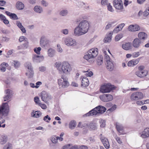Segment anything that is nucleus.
Segmentation results:
<instances>
[{
  "mask_svg": "<svg viewBox=\"0 0 149 149\" xmlns=\"http://www.w3.org/2000/svg\"><path fill=\"white\" fill-rule=\"evenodd\" d=\"M51 140L52 142L54 143H56L58 142L55 136H52L51 138Z\"/></svg>",
  "mask_w": 149,
  "mask_h": 149,
  "instance_id": "09e8293b",
  "label": "nucleus"
},
{
  "mask_svg": "<svg viewBox=\"0 0 149 149\" xmlns=\"http://www.w3.org/2000/svg\"><path fill=\"white\" fill-rule=\"evenodd\" d=\"M123 49L125 50H128L131 48L132 44L130 42H127L122 45Z\"/></svg>",
  "mask_w": 149,
  "mask_h": 149,
  "instance_id": "b1692460",
  "label": "nucleus"
},
{
  "mask_svg": "<svg viewBox=\"0 0 149 149\" xmlns=\"http://www.w3.org/2000/svg\"><path fill=\"white\" fill-rule=\"evenodd\" d=\"M65 44L68 46H75L76 45L75 40L70 38H67L65 41Z\"/></svg>",
  "mask_w": 149,
  "mask_h": 149,
  "instance_id": "6e6552de",
  "label": "nucleus"
},
{
  "mask_svg": "<svg viewBox=\"0 0 149 149\" xmlns=\"http://www.w3.org/2000/svg\"><path fill=\"white\" fill-rule=\"evenodd\" d=\"M10 40V38L7 37L6 36H3L2 37V40L3 41L8 42Z\"/></svg>",
  "mask_w": 149,
  "mask_h": 149,
  "instance_id": "864d4df0",
  "label": "nucleus"
},
{
  "mask_svg": "<svg viewBox=\"0 0 149 149\" xmlns=\"http://www.w3.org/2000/svg\"><path fill=\"white\" fill-rule=\"evenodd\" d=\"M61 65L62 63L60 62H56L55 64V65L56 68H59L58 69L59 70L61 71V70L60 69V68H59L61 66Z\"/></svg>",
  "mask_w": 149,
  "mask_h": 149,
  "instance_id": "8fccbe9b",
  "label": "nucleus"
},
{
  "mask_svg": "<svg viewBox=\"0 0 149 149\" xmlns=\"http://www.w3.org/2000/svg\"><path fill=\"white\" fill-rule=\"evenodd\" d=\"M113 6L117 9L120 10L123 9V3L121 0H114Z\"/></svg>",
  "mask_w": 149,
  "mask_h": 149,
  "instance_id": "9d476101",
  "label": "nucleus"
},
{
  "mask_svg": "<svg viewBox=\"0 0 149 149\" xmlns=\"http://www.w3.org/2000/svg\"><path fill=\"white\" fill-rule=\"evenodd\" d=\"M12 65L16 68H18L20 65V63L17 61H13L12 63Z\"/></svg>",
  "mask_w": 149,
  "mask_h": 149,
  "instance_id": "58836bf2",
  "label": "nucleus"
},
{
  "mask_svg": "<svg viewBox=\"0 0 149 149\" xmlns=\"http://www.w3.org/2000/svg\"><path fill=\"white\" fill-rule=\"evenodd\" d=\"M39 106L41 107L43 109H46V105L44 104H42L41 103L38 105Z\"/></svg>",
  "mask_w": 149,
  "mask_h": 149,
  "instance_id": "69168bd1",
  "label": "nucleus"
},
{
  "mask_svg": "<svg viewBox=\"0 0 149 149\" xmlns=\"http://www.w3.org/2000/svg\"><path fill=\"white\" fill-rule=\"evenodd\" d=\"M1 32L3 33L6 34H9L10 33V31L7 29L2 30Z\"/></svg>",
  "mask_w": 149,
  "mask_h": 149,
  "instance_id": "052dcab7",
  "label": "nucleus"
},
{
  "mask_svg": "<svg viewBox=\"0 0 149 149\" xmlns=\"http://www.w3.org/2000/svg\"><path fill=\"white\" fill-rule=\"evenodd\" d=\"M76 125V122L74 120L71 121L69 124V128L71 129L74 128Z\"/></svg>",
  "mask_w": 149,
  "mask_h": 149,
  "instance_id": "72a5a7b5",
  "label": "nucleus"
},
{
  "mask_svg": "<svg viewBox=\"0 0 149 149\" xmlns=\"http://www.w3.org/2000/svg\"><path fill=\"white\" fill-rule=\"evenodd\" d=\"M21 30V31H22V33H26V31L25 29V28H24V27L23 26L22 27H21L19 28Z\"/></svg>",
  "mask_w": 149,
  "mask_h": 149,
  "instance_id": "338daca9",
  "label": "nucleus"
},
{
  "mask_svg": "<svg viewBox=\"0 0 149 149\" xmlns=\"http://www.w3.org/2000/svg\"><path fill=\"white\" fill-rule=\"evenodd\" d=\"M5 13L8 16H9L12 19L17 20L18 19L17 16L15 13H12L8 11H5Z\"/></svg>",
  "mask_w": 149,
  "mask_h": 149,
  "instance_id": "a211bd4d",
  "label": "nucleus"
},
{
  "mask_svg": "<svg viewBox=\"0 0 149 149\" xmlns=\"http://www.w3.org/2000/svg\"><path fill=\"white\" fill-rule=\"evenodd\" d=\"M81 86L83 87H86L89 85V81L88 79L86 77H83L81 82Z\"/></svg>",
  "mask_w": 149,
  "mask_h": 149,
  "instance_id": "4be33fe9",
  "label": "nucleus"
},
{
  "mask_svg": "<svg viewBox=\"0 0 149 149\" xmlns=\"http://www.w3.org/2000/svg\"><path fill=\"white\" fill-rule=\"evenodd\" d=\"M57 51L60 53H61L62 52V49L61 48L60 45L59 44H58L57 45Z\"/></svg>",
  "mask_w": 149,
  "mask_h": 149,
  "instance_id": "13d9d810",
  "label": "nucleus"
},
{
  "mask_svg": "<svg viewBox=\"0 0 149 149\" xmlns=\"http://www.w3.org/2000/svg\"><path fill=\"white\" fill-rule=\"evenodd\" d=\"M47 52L48 56L51 57L54 56L56 54L55 50L52 48L49 49Z\"/></svg>",
  "mask_w": 149,
  "mask_h": 149,
  "instance_id": "a878e982",
  "label": "nucleus"
},
{
  "mask_svg": "<svg viewBox=\"0 0 149 149\" xmlns=\"http://www.w3.org/2000/svg\"><path fill=\"white\" fill-rule=\"evenodd\" d=\"M143 42L138 38L135 39L133 42V46L135 48L139 47L141 44Z\"/></svg>",
  "mask_w": 149,
  "mask_h": 149,
  "instance_id": "dca6fc26",
  "label": "nucleus"
},
{
  "mask_svg": "<svg viewBox=\"0 0 149 149\" xmlns=\"http://www.w3.org/2000/svg\"><path fill=\"white\" fill-rule=\"evenodd\" d=\"M137 96L134 92L132 94L130 97V98L132 100H138Z\"/></svg>",
  "mask_w": 149,
  "mask_h": 149,
  "instance_id": "37998d69",
  "label": "nucleus"
},
{
  "mask_svg": "<svg viewBox=\"0 0 149 149\" xmlns=\"http://www.w3.org/2000/svg\"><path fill=\"white\" fill-rule=\"evenodd\" d=\"M61 32L65 35H67L68 33V30L67 29L62 30Z\"/></svg>",
  "mask_w": 149,
  "mask_h": 149,
  "instance_id": "603ef678",
  "label": "nucleus"
},
{
  "mask_svg": "<svg viewBox=\"0 0 149 149\" xmlns=\"http://www.w3.org/2000/svg\"><path fill=\"white\" fill-rule=\"evenodd\" d=\"M116 127L118 131L120 134H123V127L122 125H121L119 124V123H116Z\"/></svg>",
  "mask_w": 149,
  "mask_h": 149,
  "instance_id": "c85d7f7f",
  "label": "nucleus"
},
{
  "mask_svg": "<svg viewBox=\"0 0 149 149\" xmlns=\"http://www.w3.org/2000/svg\"><path fill=\"white\" fill-rule=\"evenodd\" d=\"M101 141L105 148L107 149H108L109 147V144L107 139H102Z\"/></svg>",
  "mask_w": 149,
  "mask_h": 149,
  "instance_id": "2f4dec72",
  "label": "nucleus"
},
{
  "mask_svg": "<svg viewBox=\"0 0 149 149\" xmlns=\"http://www.w3.org/2000/svg\"><path fill=\"white\" fill-rule=\"evenodd\" d=\"M45 37L43 36L42 37L40 40V44L42 47H45L46 45V42L44 40Z\"/></svg>",
  "mask_w": 149,
  "mask_h": 149,
  "instance_id": "c9c22d12",
  "label": "nucleus"
},
{
  "mask_svg": "<svg viewBox=\"0 0 149 149\" xmlns=\"http://www.w3.org/2000/svg\"><path fill=\"white\" fill-rule=\"evenodd\" d=\"M41 100L45 102H47V92L45 91H43L41 93L40 95Z\"/></svg>",
  "mask_w": 149,
  "mask_h": 149,
  "instance_id": "cd10ccee",
  "label": "nucleus"
},
{
  "mask_svg": "<svg viewBox=\"0 0 149 149\" xmlns=\"http://www.w3.org/2000/svg\"><path fill=\"white\" fill-rule=\"evenodd\" d=\"M25 39V37L24 36H21L20 37L19 39V41L21 42L23 41Z\"/></svg>",
  "mask_w": 149,
  "mask_h": 149,
  "instance_id": "774afa93",
  "label": "nucleus"
},
{
  "mask_svg": "<svg viewBox=\"0 0 149 149\" xmlns=\"http://www.w3.org/2000/svg\"><path fill=\"white\" fill-rule=\"evenodd\" d=\"M106 61L107 63L106 64L107 69L109 71H111L113 70V63L109 60L110 57L108 56H106Z\"/></svg>",
  "mask_w": 149,
  "mask_h": 149,
  "instance_id": "1a4fd4ad",
  "label": "nucleus"
},
{
  "mask_svg": "<svg viewBox=\"0 0 149 149\" xmlns=\"http://www.w3.org/2000/svg\"><path fill=\"white\" fill-rule=\"evenodd\" d=\"M101 100L104 102H107L112 100L113 99V97L112 95L109 94H105L100 96Z\"/></svg>",
  "mask_w": 149,
  "mask_h": 149,
  "instance_id": "0eeeda50",
  "label": "nucleus"
},
{
  "mask_svg": "<svg viewBox=\"0 0 149 149\" xmlns=\"http://www.w3.org/2000/svg\"><path fill=\"white\" fill-rule=\"evenodd\" d=\"M26 66L28 69L29 70H33V68L31 65V64L30 62H26Z\"/></svg>",
  "mask_w": 149,
  "mask_h": 149,
  "instance_id": "79ce46f5",
  "label": "nucleus"
},
{
  "mask_svg": "<svg viewBox=\"0 0 149 149\" xmlns=\"http://www.w3.org/2000/svg\"><path fill=\"white\" fill-rule=\"evenodd\" d=\"M6 95L4 97L5 99L4 101H6L11 98L12 95V91L8 89L6 91Z\"/></svg>",
  "mask_w": 149,
  "mask_h": 149,
  "instance_id": "6ab92c4d",
  "label": "nucleus"
},
{
  "mask_svg": "<svg viewBox=\"0 0 149 149\" xmlns=\"http://www.w3.org/2000/svg\"><path fill=\"white\" fill-rule=\"evenodd\" d=\"M141 136L142 138H146L149 136V128H146L142 132Z\"/></svg>",
  "mask_w": 149,
  "mask_h": 149,
  "instance_id": "f3484780",
  "label": "nucleus"
},
{
  "mask_svg": "<svg viewBox=\"0 0 149 149\" xmlns=\"http://www.w3.org/2000/svg\"><path fill=\"white\" fill-rule=\"evenodd\" d=\"M112 34H113L111 32H110L109 34L106 35V37L104 40V42L107 43L111 41Z\"/></svg>",
  "mask_w": 149,
  "mask_h": 149,
  "instance_id": "aec40b11",
  "label": "nucleus"
},
{
  "mask_svg": "<svg viewBox=\"0 0 149 149\" xmlns=\"http://www.w3.org/2000/svg\"><path fill=\"white\" fill-rule=\"evenodd\" d=\"M88 147L86 146L81 145L79 146L78 147V149H88Z\"/></svg>",
  "mask_w": 149,
  "mask_h": 149,
  "instance_id": "680f3d73",
  "label": "nucleus"
},
{
  "mask_svg": "<svg viewBox=\"0 0 149 149\" xmlns=\"http://www.w3.org/2000/svg\"><path fill=\"white\" fill-rule=\"evenodd\" d=\"M8 141V137L7 136L2 135L0 138V143L3 145L5 144Z\"/></svg>",
  "mask_w": 149,
  "mask_h": 149,
  "instance_id": "5701e85b",
  "label": "nucleus"
},
{
  "mask_svg": "<svg viewBox=\"0 0 149 149\" xmlns=\"http://www.w3.org/2000/svg\"><path fill=\"white\" fill-rule=\"evenodd\" d=\"M34 72L33 70H29L28 72H26V75L29 78H32Z\"/></svg>",
  "mask_w": 149,
  "mask_h": 149,
  "instance_id": "4c0bfd02",
  "label": "nucleus"
},
{
  "mask_svg": "<svg viewBox=\"0 0 149 149\" xmlns=\"http://www.w3.org/2000/svg\"><path fill=\"white\" fill-rule=\"evenodd\" d=\"M33 61L34 62L39 63L43 59V57L40 56L36 54H33L32 57Z\"/></svg>",
  "mask_w": 149,
  "mask_h": 149,
  "instance_id": "4468645a",
  "label": "nucleus"
},
{
  "mask_svg": "<svg viewBox=\"0 0 149 149\" xmlns=\"http://www.w3.org/2000/svg\"><path fill=\"white\" fill-rule=\"evenodd\" d=\"M33 10L35 12L38 13H41L43 11L42 8L39 6H35Z\"/></svg>",
  "mask_w": 149,
  "mask_h": 149,
  "instance_id": "393cba45",
  "label": "nucleus"
},
{
  "mask_svg": "<svg viewBox=\"0 0 149 149\" xmlns=\"http://www.w3.org/2000/svg\"><path fill=\"white\" fill-rule=\"evenodd\" d=\"M60 69L62 72L66 74H70L72 70L70 64L67 62H63Z\"/></svg>",
  "mask_w": 149,
  "mask_h": 149,
  "instance_id": "20e7f679",
  "label": "nucleus"
},
{
  "mask_svg": "<svg viewBox=\"0 0 149 149\" xmlns=\"http://www.w3.org/2000/svg\"><path fill=\"white\" fill-rule=\"evenodd\" d=\"M98 54L97 49L92 48L87 52V54L84 56V58L91 63L94 61V58L96 57Z\"/></svg>",
  "mask_w": 149,
  "mask_h": 149,
  "instance_id": "7ed1b4c3",
  "label": "nucleus"
},
{
  "mask_svg": "<svg viewBox=\"0 0 149 149\" xmlns=\"http://www.w3.org/2000/svg\"><path fill=\"white\" fill-rule=\"evenodd\" d=\"M41 47H35L34 48L33 50L34 52L38 54H40V51L41 50Z\"/></svg>",
  "mask_w": 149,
  "mask_h": 149,
  "instance_id": "a18cd8bd",
  "label": "nucleus"
},
{
  "mask_svg": "<svg viewBox=\"0 0 149 149\" xmlns=\"http://www.w3.org/2000/svg\"><path fill=\"white\" fill-rule=\"evenodd\" d=\"M108 0H102L101 1L102 4L103 5H107L108 4Z\"/></svg>",
  "mask_w": 149,
  "mask_h": 149,
  "instance_id": "bf43d9fd",
  "label": "nucleus"
},
{
  "mask_svg": "<svg viewBox=\"0 0 149 149\" xmlns=\"http://www.w3.org/2000/svg\"><path fill=\"white\" fill-rule=\"evenodd\" d=\"M6 2L4 0H0V6H4L6 5Z\"/></svg>",
  "mask_w": 149,
  "mask_h": 149,
  "instance_id": "6e6d98bb",
  "label": "nucleus"
},
{
  "mask_svg": "<svg viewBox=\"0 0 149 149\" xmlns=\"http://www.w3.org/2000/svg\"><path fill=\"white\" fill-rule=\"evenodd\" d=\"M16 7L18 10H22L24 8V4L21 2L18 1L16 3Z\"/></svg>",
  "mask_w": 149,
  "mask_h": 149,
  "instance_id": "bb28decb",
  "label": "nucleus"
},
{
  "mask_svg": "<svg viewBox=\"0 0 149 149\" xmlns=\"http://www.w3.org/2000/svg\"><path fill=\"white\" fill-rule=\"evenodd\" d=\"M34 101L36 103L39 105L40 103V101L39 100V97L38 96L35 97H34Z\"/></svg>",
  "mask_w": 149,
  "mask_h": 149,
  "instance_id": "49530a36",
  "label": "nucleus"
},
{
  "mask_svg": "<svg viewBox=\"0 0 149 149\" xmlns=\"http://www.w3.org/2000/svg\"><path fill=\"white\" fill-rule=\"evenodd\" d=\"M62 79H58V84L59 86H61V87L64 88L67 87L69 85V83L68 81V79L64 76L61 77Z\"/></svg>",
  "mask_w": 149,
  "mask_h": 149,
  "instance_id": "423d86ee",
  "label": "nucleus"
},
{
  "mask_svg": "<svg viewBox=\"0 0 149 149\" xmlns=\"http://www.w3.org/2000/svg\"><path fill=\"white\" fill-rule=\"evenodd\" d=\"M139 61V59L132 60L129 61L127 63V65L129 67H132L137 64Z\"/></svg>",
  "mask_w": 149,
  "mask_h": 149,
  "instance_id": "412c9836",
  "label": "nucleus"
},
{
  "mask_svg": "<svg viewBox=\"0 0 149 149\" xmlns=\"http://www.w3.org/2000/svg\"><path fill=\"white\" fill-rule=\"evenodd\" d=\"M140 29V26L136 25H130L128 28L129 31L132 32H134L138 31Z\"/></svg>",
  "mask_w": 149,
  "mask_h": 149,
  "instance_id": "9b49d317",
  "label": "nucleus"
},
{
  "mask_svg": "<svg viewBox=\"0 0 149 149\" xmlns=\"http://www.w3.org/2000/svg\"><path fill=\"white\" fill-rule=\"evenodd\" d=\"M148 74L147 70H138L135 72V74L140 77H143L146 76Z\"/></svg>",
  "mask_w": 149,
  "mask_h": 149,
  "instance_id": "f8f14e48",
  "label": "nucleus"
},
{
  "mask_svg": "<svg viewBox=\"0 0 149 149\" xmlns=\"http://www.w3.org/2000/svg\"><path fill=\"white\" fill-rule=\"evenodd\" d=\"M68 13V11L66 10H63L60 12L59 14L62 16H65L67 15Z\"/></svg>",
  "mask_w": 149,
  "mask_h": 149,
  "instance_id": "a19ab883",
  "label": "nucleus"
},
{
  "mask_svg": "<svg viewBox=\"0 0 149 149\" xmlns=\"http://www.w3.org/2000/svg\"><path fill=\"white\" fill-rule=\"evenodd\" d=\"M41 114V112L39 111H36L35 112L33 111L31 113V116L35 118L39 117Z\"/></svg>",
  "mask_w": 149,
  "mask_h": 149,
  "instance_id": "c756f323",
  "label": "nucleus"
},
{
  "mask_svg": "<svg viewBox=\"0 0 149 149\" xmlns=\"http://www.w3.org/2000/svg\"><path fill=\"white\" fill-rule=\"evenodd\" d=\"M136 95L137 96L138 100L142 99L143 97V93L140 92H135Z\"/></svg>",
  "mask_w": 149,
  "mask_h": 149,
  "instance_id": "ea45409f",
  "label": "nucleus"
},
{
  "mask_svg": "<svg viewBox=\"0 0 149 149\" xmlns=\"http://www.w3.org/2000/svg\"><path fill=\"white\" fill-rule=\"evenodd\" d=\"M100 127H104L105 126V121L104 120H101L100 121Z\"/></svg>",
  "mask_w": 149,
  "mask_h": 149,
  "instance_id": "de8ad7c7",
  "label": "nucleus"
},
{
  "mask_svg": "<svg viewBox=\"0 0 149 149\" xmlns=\"http://www.w3.org/2000/svg\"><path fill=\"white\" fill-rule=\"evenodd\" d=\"M123 35L120 34L117 35L115 37V40L116 41H118L121 38L123 37Z\"/></svg>",
  "mask_w": 149,
  "mask_h": 149,
  "instance_id": "c03bdc74",
  "label": "nucleus"
},
{
  "mask_svg": "<svg viewBox=\"0 0 149 149\" xmlns=\"http://www.w3.org/2000/svg\"><path fill=\"white\" fill-rule=\"evenodd\" d=\"M116 108V105H114L111 108H110L108 110L110 111H112L113 110H115Z\"/></svg>",
  "mask_w": 149,
  "mask_h": 149,
  "instance_id": "e2e57ef3",
  "label": "nucleus"
},
{
  "mask_svg": "<svg viewBox=\"0 0 149 149\" xmlns=\"http://www.w3.org/2000/svg\"><path fill=\"white\" fill-rule=\"evenodd\" d=\"M3 149H12V144L9 143H8L3 147Z\"/></svg>",
  "mask_w": 149,
  "mask_h": 149,
  "instance_id": "e433bc0d",
  "label": "nucleus"
},
{
  "mask_svg": "<svg viewBox=\"0 0 149 149\" xmlns=\"http://www.w3.org/2000/svg\"><path fill=\"white\" fill-rule=\"evenodd\" d=\"M16 24L17 25V26L19 28H21V27L23 26L22 25V23L20 22L19 21H17Z\"/></svg>",
  "mask_w": 149,
  "mask_h": 149,
  "instance_id": "0e129e2a",
  "label": "nucleus"
},
{
  "mask_svg": "<svg viewBox=\"0 0 149 149\" xmlns=\"http://www.w3.org/2000/svg\"><path fill=\"white\" fill-rule=\"evenodd\" d=\"M97 63L98 65H101L102 64L103 61V58L102 56H100L97 57Z\"/></svg>",
  "mask_w": 149,
  "mask_h": 149,
  "instance_id": "473e14b6",
  "label": "nucleus"
},
{
  "mask_svg": "<svg viewBox=\"0 0 149 149\" xmlns=\"http://www.w3.org/2000/svg\"><path fill=\"white\" fill-rule=\"evenodd\" d=\"M116 22L115 21H112L109 22L106 26V27L105 28V30H107L110 29L112 26V25L115 24Z\"/></svg>",
  "mask_w": 149,
  "mask_h": 149,
  "instance_id": "f704fd0d",
  "label": "nucleus"
},
{
  "mask_svg": "<svg viewBox=\"0 0 149 149\" xmlns=\"http://www.w3.org/2000/svg\"><path fill=\"white\" fill-rule=\"evenodd\" d=\"M106 108L104 107L99 105L91 110L85 115H84V116H89L93 115L99 116L100 114L103 113L106 111Z\"/></svg>",
  "mask_w": 149,
  "mask_h": 149,
  "instance_id": "f03ea898",
  "label": "nucleus"
},
{
  "mask_svg": "<svg viewBox=\"0 0 149 149\" xmlns=\"http://www.w3.org/2000/svg\"><path fill=\"white\" fill-rule=\"evenodd\" d=\"M125 25L124 23H121L118 25L117 27H116L111 32L112 33H117L119 31H121Z\"/></svg>",
  "mask_w": 149,
  "mask_h": 149,
  "instance_id": "2eb2a0df",
  "label": "nucleus"
},
{
  "mask_svg": "<svg viewBox=\"0 0 149 149\" xmlns=\"http://www.w3.org/2000/svg\"><path fill=\"white\" fill-rule=\"evenodd\" d=\"M138 38L143 42L147 38V35L145 32H140L138 34Z\"/></svg>",
  "mask_w": 149,
  "mask_h": 149,
  "instance_id": "ddd939ff",
  "label": "nucleus"
},
{
  "mask_svg": "<svg viewBox=\"0 0 149 149\" xmlns=\"http://www.w3.org/2000/svg\"><path fill=\"white\" fill-rule=\"evenodd\" d=\"M149 14V7L146 9V11L143 13V15L144 16H147Z\"/></svg>",
  "mask_w": 149,
  "mask_h": 149,
  "instance_id": "3c124183",
  "label": "nucleus"
},
{
  "mask_svg": "<svg viewBox=\"0 0 149 149\" xmlns=\"http://www.w3.org/2000/svg\"><path fill=\"white\" fill-rule=\"evenodd\" d=\"M107 5L108 10L111 12H113V10L112 6L110 5V4L109 3Z\"/></svg>",
  "mask_w": 149,
  "mask_h": 149,
  "instance_id": "4d7b16f0",
  "label": "nucleus"
},
{
  "mask_svg": "<svg viewBox=\"0 0 149 149\" xmlns=\"http://www.w3.org/2000/svg\"><path fill=\"white\" fill-rule=\"evenodd\" d=\"M76 22H80L74 30L75 35L79 36L86 33L89 29V24L88 21L85 20L81 21L78 19H77Z\"/></svg>",
  "mask_w": 149,
  "mask_h": 149,
  "instance_id": "f257e3e1",
  "label": "nucleus"
},
{
  "mask_svg": "<svg viewBox=\"0 0 149 149\" xmlns=\"http://www.w3.org/2000/svg\"><path fill=\"white\" fill-rule=\"evenodd\" d=\"M140 55L139 53V52H134L132 54V56L134 58H136L138 57Z\"/></svg>",
  "mask_w": 149,
  "mask_h": 149,
  "instance_id": "5fc2aeb1",
  "label": "nucleus"
},
{
  "mask_svg": "<svg viewBox=\"0 0 149 149\" xmlns=\"http://www.w3.org/2000/svg\"><path fill=\"white\" fill-rule=\"evenodd\" d=\"M87 126L88 128L91 129V130H95L97 129L96 124L95 123H91L88 125Z\"/></svg>",
  "mask_w": 149,
  "mask_h": 149,
  "instance_id": "7c9ffc66",
  "label": "nucleus"
},
{
  "mask_svg": "<svg viewBox=\"0 0 149 149\" xmlns=\"http://www.w3.org/2000/svg\"><path fill=\"white\" fill-rule=\"evenodd\" d=\"M115 88L114 86L110 83L105 84L101 86L100 90L102 93H109Z\"/></svg>",
  "mask_w": 149,
  "mask_h": 149,
  "instance_id": "39448f33",
  "label": "nucleus"
}]
</instances>
